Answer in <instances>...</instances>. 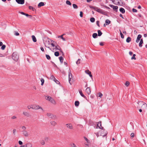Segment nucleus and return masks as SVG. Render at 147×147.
Masks as SVG:
<instances>
[{
  "label": "nucleus",
  "mask_w": 147,
  "mask_h": 147,
  "mask_svg": "<svg viewBox=\"0 0 147 147\" xmlns=\"http://www.w3.org/2000/svg\"><path fill=\"white\" fill-rule=\"evenodd\" d=\"M137 103L138 104L137 107V108H141L144 112L145 111V109L147 108V105L145 103L141 101H138Z\"/></svg>",
  "instance_id": "obj_1"
},
{
  "label": "nucleus",
  "mask_w": 147,
  "mask_h": 147,
  "mask_svg": "<svg viewBox=\"0 0 147 147\" xmlns=\"http://www.w3.org/2000/svg\"><path fill=\"white\" fill-rule=\"evenodd\" d=\"M45 99L47 100H48L51 102L53 104H56V102L55 100H54V99L52 98L50 96H46L45 97Z\"/></svg>",
  "instance_id": "obj_2"
},
{
  "label": "nucleus",
  "mask_w": 147,
  "mask_h": 147,
  "mask_svg": "<svg viewBox=\"0 0 147 147\" xmlns=\"http://www.w3.org/2000/svg\"><path fill=\"white\" fill-rule=\"evenodd\" d=\"M32 109L35 110L40 109L42 112L44 111V110L42 107H40L39 105H32Z\"/></svg>",
  "instance_id": "obj_3"
},
{
  "label": "nucleus",
  "mask_w": 147,
  "mask_h": 147,
  "mask_svg": "<svg viewBox=\"0 0 147 147\" xmlns=\"http://www.w3.org/2000/svg\"><path fill=\"white\" fill-rule=\"evenodd\" d=\"M12 58L14 61H17L18 59L19 56L16 53L14 52L12 54Z\"/></svg>",
  "instance_id": "obj_4"
},
{
  "label": "nucleus",
  "mask_w": 147,
  "mask_h": 147,
  "mask_svg": "<svg viewBox=\"0 0 147 147\" xmlns=\"http://www.w3.org/2000/svg\"><path fill=\"white\" fill-rule=\"evenodd\" d=\"M112 2L116 5H121L122 4L121 0H112Z\"/></svg>",
  "instance_id": "obj_5"
},
{
  "label": "nucleus",
  "mask_w": 147,
  "mask_h": 147,
  "mask_svg": "<svg viewBox=\"0 0 147 147\" xmlns=\"http://www.w3.org/2000/svg\"><path fill=\"white\" fill-rule=\"evenodd\" d=\"M53 41L48 38L46 39L44 42V44L46 45L47 44L49 45H51Z\"/></svg>",
  "instance_id": "obj_6"
},
{
  "label": "nucleus",
  "mask_w": 147,
  "mask_h": 147,
  "mask_svg": "<svg viewBox=\"0 0 147 147\" xmlns=\"http://www.w3.org/2000/svg\"><path fill=\"white\" fill-rule=\"evenodd\" d=\"M95 11L103 14H105V12L103 10L98 7H97Z\"/></svg>",
  "instance_id": "obj_7"
},
{
  "label": "nucleus",
  "mask_w": 147,
  "mask_h": 147,
  "mask_svg": "<svg viewBox=\"0 0 147 147\" xmlns=\"http://www.w3.org/2000/svg\"><path fill=\"white\" fill-rule=\"evenodd\" d=\"M22 134L25 137H28L29 136V134L27 130L22 131Z\"/></svg>",
  "instance_id": "obj_8"
},
{
  "label": "nucleus",
  "mask_w": 147,
  "mask_h": 147,
  "mask_svg": "<svg viewBox=\"0 0 147 147\" xmlns=\"http://www.w3.org/2000/svg\"><path fill=\"white\" fill-rule=\"evenodd\" d=\"M107 134V132L104 129H103L102 130L101 132V135L103 136H106Z\"/></svg>",
  "instance_id": "obj_9"
},
{
  "label": "nucleus",
  "mask_w": 147,
  "mask_h": 147,
  "mask_svg": "<svg viewBox=\"0 0 147 147\" xmlns=\"http://www.w3.org/2000/svg\"><path fill=\"white\" fill-rule=\"evenodd\" d=\"M52 50H55V51H56L58 50H60L61 52H62V50L61 49L60 47L58 46V45H56L55 47L54 48H52Z\"/></svg>",
  "instance_id": "obj_10"
},
{
  "label": "nucleus",
  "mask_w": 147,
  "mask_h": 147,
  "mask_svg": "<svg viewBox=\"0 0 147 147\" xmlns=\"http://www.w3.org/2000/svg\"><path fill=\"white\" fill-rule=\"evenodd\" d=\"M109 6L111 7H112L113 8V10H116V11H117V9L118 8V7L117 6H114L112 5H111L110 4L109 5Z\"/></svg>",
  "instance_id": "obj_11"
},
{
  "label": "nucleus",
  "mask_w": 147,
  "mask_h": 147,
  "mask_svg": "<svg viewBox=\"0 0 147 147\" xmlns=\"http://www.w3.org/2000/svg\"><path fill=\"white\" fill-rule=\"evenodd\" d=\"M18 3L20 4H23L24 3V0H16Z\"/></svg>",
  "instance_id": "obj_12"
},
{
  "label": "nucleus",
  "mask_w": 147,
  "mask_h": 147,
  "mask_svg": "<svg viewBox=\"0 0 147 147\" xmlns=\"http://www.w3.org/2000/svg\"><path fill=\"white\" fill-rule=\"evenodd\" d=\"M66 125L67 128L70 129H73L72 125L71 124H66Z\"/></svg>",
  "instance_id": "obj_13"
},
{
  "label": "nucleus",
  "mask_w": 147,
  "mask_h": 147,
  "mask_svg": "<svg viewBox=\"0 0 147 147\" xmlns=\"http://www.w3.org/2000/svg\"><path fill=\"white\" fill-rule=\"evenodd\" d=\"M23 114L25 116L27 117H29L30 116V114L28 112L26 111H24L23 112Z\"/></svg>",
  "instance_id": "obj_14"
},
{
  "label": "nucleus",
  "mask_w": 147,
  "mask_h": 147,
  "mask_svg": "<svg viewBox=\"0 0 147 147\" xmlns=\"http://www.w3.org/2000/svg\"><path fill=\"white\" fill-rule=\"evenodd\" d=\"M86 91L88 94H90L91 90L90 88H87L86 90Z\"/></svg>",
  "instance_id": "obj_15"
},
{
  "label": "nucleus",
  "mask_w": 147,
  "mask_h": 147,
  "mask_svg": "<svg viewBox=\"0 0 147 147\" xmlns=\"http://www.w3.org/2000/svg\"><path fill=\"white\" fill-rule=\"evenodd\" d=\"M142 37V35L140 34H139L137 37V38L136 40V42H138L139 40H140V39Z\"/></svg>",
  "instance_id": "obj_16"
},
{
  "label": "nucleus",
  "mask_w": 147,
  "mask_h": 147,
  "mask_svg": "<svg viewBox=\"0 0 147 147\" xmlns=\"http://www.w3.org/2000/svg\"><path fill=\"white\" fill-rule=\"evenodd\" d=\"M97 126L99 127V128L100 129H103V127L101 126V122L100 121L99 122H98V124H97Z\"/></svg>",
  "instance_id": "obj_17"
},
{
  "label": "nucleus",
  "mask_w": 147,
  "mask_h": 147,
  "mask_svg": "<svg viewBox=\"0 0 147 147\" xmlns=\"http://www.w3.org/2000/svg\"><path fill=\"white\" fill-rule=\"evenodd\" d=\"M72 78V74H69V81L70 84H71L70 83V81L71 80Z\"/></svg>",
  "instance_id": "obj_18"
},
{
  "label": "nucleus",
  "mask_w": 147,
  "mask_h": 147,
  "mask_svg": "<svg viewBox=\"0 0 147 147\" xmlns=\"http://www.w3.org/2000/svg\"><path fill=\"white\" fill-rule=\"evenodd\" d=\"M45 5L44 3L43 2H41L38 5V7H40L42 6H43Z\"/></svg>",
  "instance_id": "obj_19"
},
{
  "label": "nucleus",
  "mask_w": 147,
  "mask_h": 147,
  "mask_svg": "<svg viewBox=\"0 0 147 147\" xmlns=\"http://www.w3.org/2000/svg\"><path fill=\"white\" fill-rule=\"evenodd\" d=\"M65 34H63L61 36H58V38H61L63 41H65V38L63 37V35Z\"/></svg>",
  "instance_id": "obj_20"
},
{
  "label": "nucleus",
  "mask_w": 147,
  "mask_h": 147,
  "mask_svg": "<svg viewBox=\"0 0 147 147\" xmlns=\"http://www.w3.org/2000/svg\"><path fill=\"white\" fill-rule=\"evenodd\" d=\"M26 147H32V144L30 143H28L25 144Z\"/></svg>",
  "instance_id": "obj_21"
},
{
  "label": "nucleus",
  "mask_w": 147,
  "mask_h": 147,
  "mask_svg": "<svg viewBox=\"0 0 147 147\" xmlns=\"http://www.w3.org/2000/svg\"><path fill=\"white\" fill-rule=\"evenodd\" d=\"M51 125L53 126H55L57 124V123L56 122L54 121H52L50 122Z\"/></svg>",
  "instance_id": "obj_22"
},
{
  "label": "nucleus",
  "mask_w": 147,
  "mask_h": 147,
  "mask_svg": "<svg viewBox=\"0 0 147 147\" xmlns=\"http://www.w3.org/2000/svg\"><path fill=\"white\" fill-rule=\"evenodd\" d=\"M143 40L142 39H141L140 40V41L139 43V46L140 47H142V44L143 43Z\"/></svg>",
  "instance_id": "obj_23"
},
{
  "label": "nucleus",
  "mask_w": 147,
  "mask_h": 147,
  "mask_svg": "<svg viewBox=\"0 0 147 147\" xmlns=\"http://www.w3.org/2000/svg\"><path fill=\"white\" fill-rule=\"evenodd\" d=\"M79 92L80 95L84 98H86V96H85L82 93V91L81 90H79Z\"/></svg>",
  "instance_id": "obj_24"
},
{
  "label": "nucleus",
  "mask_w": 147,
  "mask_h": 147,
  "mask_svg": "<svg viewBox=\"0 0 147 147\" xmlns=\"http://www.w3.org/2000/svg\"><path fill=\"white\" fill-rule=\"evenodd\" d=\"M56 43V42H55V41H53L51 43V45L52 46V47H55V44Z\"/></svg>",
  "instance_id": "obj_25"
},
{
  "label": "nucleus",
  "mask_w": 147,
  "mask_h": 147,
  "mask_svg": "<svg viewBox=\"0 0 147 147\" xmlns=\"http://www.w3.org/2000/svg\"><path fill=\"white\" fill-rule=\"evenodd\" d=\"M119 11L122 13H125V10L123 8H120Z\"/></svg>",
  "instance_id": "obj_26"
},
{
  "label": "nucleus",
  "mask_w": 147,
  "mask_h": 147,
  "mask_svg": "<svg viewBox=\"0 0 147 147\" xmlns=\"http://www.w3.org/2000/svg\"><path fill=\"white\" fill-rule=\"evenodd\" d=\"M47 116L50 117V118H52L53 117V115L51 113H47L46 114Z\"/></svg>",
  "instance_id": "obj_27"
},
{
  "label": "nucleus",
  "mask_w": 147,
  "mask_h": 147,
  "mask_svg": "<svg viewBox=\"0 0 147 147\" xmlns=\"http://www.w3.org/2000/svg\"><path fill=\"white\" fill-rule=\"evenodd\" d=\"M32 40L34 42H35L36 41V38L35 37V36L32 35Z\"/></svg>",
  "instance_id": "obj_28"
},
{
  "label": "nucleus",
  "mask_w": 147,
  "mask_h": 147,
  "mask_svg": "<svg viewBox=\"0 0 147 147\" xmlns=\"http://www.w3.org/2000/svg\"><path fill=\"white\" fill-rule=\"evenodd\" d=\"M29 8L30 9H32V10L33 11H36V9L34 8L33 7L31 6H29Z\"/></svg>",
  "instance_id": "obj_29"
},
{
  "label": "nucleus",
  "mask_w": 147,
  "mask_h": 147,
  "mask_svg": "<svg viewBox=\"0 0 147 147\" xmlns=\"http://www.w3.org/2000/svg\"><path fill=\"white\" fill-rule=\"evenodd\" d=\"M60 61L61 63H62L63 61V58L61 56L59 57Z\"/></svg>",
  "instance_id": "obj_30"
},
{
  "label": "nucleus",
  "mask_w": 147,
  "mask_h": 147,
  "mask_svg": "<svg viewBox=\"0 0 147 147\" xmlns=\"http://www.w3.org/2000/svg\"><path fill=\"white\" fill-rule=\"evenodd\" d=\"M111 23V21L109 20H107L105 21V23L106 25H108Z\"/></svg>",
  "instance_id": "obj_31"
},
{
  "label": "nucleus",
  "mask_w": 147,
  "mask_h": 147,
  "mask_svg": "<svg viewBox=\"0 0 147 147\" xmlns=\"http://www.w3.org/2000/svg\"><path fill=\"white\" fill-rule=\"evenodd\" d=\"M131 40V38L130 37H128L126 39V41L127 42H129Z\"/></svg>",
  "instance_id": "obj_32"
},
{
  "label": "nucleus",
  "mask_w": 147,
  "mask_h": 147,
  "mask_svg": "<svg viewBox=\"0 0 147 147\" xmlns=\"http://www.w3.org/2000/svg\"><path fill=\"white\" fill-rule=\"evenodd\" d=\"M98 35L99 36H101L102 34V32L99 30L98 31Z\"/></svg>",
  "instance_id": "obj_33"
},
{
  "label": "nucleus",
  "mask_w": 147,
  "mask_h": 147,
  "mask_svg": "<svg viewBox=\"0 0 147 147\" xmlns=\"http://www.w3.org/2000/svg\"><path fill=\"white\" fill-rule=\"evenodd\" d=\"M54 55L56 56H58L59 55V53L58 51L55 52L54 53Z\"/></svg>",
  "instance_id": "obj_34"
},
{
  "label": "nucleus",
  "mask_w": 147,
  "mask_h": 147,
  "mask_svg": "<svg viewBox=\"0 0 147 147\" xmlns=\"http://www.w3.org/2000/svg\"><path fill=\"white\" fill-rule=\"evenodd\" d=\"M79 104V102L78 101H76L75 102V105L76 106H78Z\"/></svg>",
  "instance_id": "obj_35"
},
{
  "label": "nucleus",
  "mask_w": 147,
  "mask_h": 147,
  "mask_svg": "<svg viewBox=\"0 0 147 147\" xmlns=\"http://www.w3.org/2000/svg\"><path fill=\"white\" fill-rule=\"evenodd\" d=\"M97 36V34L96 33H94L92 35V36L94 38H95Z\"/></svg>",
  "instance_id": "obj_36"
},
{
  "label": "nucleus",
  "mask_w": 147,
  "mask_h": 147,
  "mask_svg": "<svg viewBox=\"0 0 147 147\" xmlns=\"http://www.w3.org/2000/svg\"><path fill=\"white\" fill-rule=\"evenodd\" d=\"M40 81L41 82V85L42 86L44 83V80L43 79L41 78L40 79Z\"/></svg>",
  "instance_id": "obj_37"
},
{
  "label": "nucleus",
  "mask_w": 147,
  "mask_h": 147,
  "mask_svg": "<svg viewBox=\"0 0 147 147\" xmlns=\"http://www.w3.org/2000/svg\"><path fill=\"white\" fill-rule=\"evenodd\" d=\"M73 7L75 9H77L78 8V6L76 4H73Z\"/></svg>",
  "instance_id": "obj_38"
},
{
  "label": "nucleus",
  "mask_w": 147,
  "mask_h": 147,
  "mask_svg": "<svg viewBox=\"0 0 147 147\" xmlns=\"http://www.w3.org/2000/svg\"><path fill=\"white\" fill-rule=\"evenodd\" d=\"M85 72L86 74H91V71H90L88 70L87 69L85 70Z\"/></svg>",
  "instance_id": "obj_39"
},
{
  "label": "nucleus",
  "mask_w": 147,
  "mask_h": 147,
  "mask_svg": "<svg viewBox=\"0 0 147 147\" xmlns=\"http://www.w3.org/2000/svg\"><path fill=\"white\" fill-rule=\"evenodd\" d=\"M90 21L92 22H93L95 21V19L94 18H91L90 19Z\"/></svg>",
  "instance_id": "obj_40"
},
{
  "label": "nucleus",
  "mask_w": 147,
  "mask_h": 147,
  "mask_svg": "<svg viewBox=\"0 0 147 147\" xmlns=\"http://www.w3.org/2000/svg\"><path fill=\"white\" fill-rule=\"evenodd\" d=\"M98 97H100V98H101L102 96V93L100 92H99L98 94Z\"/></svg>",
  "instance_id": "obj_41"
},
{
  "label": "nucleus",
  "mask_w": 147,
  "mask_h": 147,
  "mask_svg": "<svg viewBox=\"0 0 147 147\" xmlns=\"http://www.w3.org/2000/svg\"><path fill=\"white\" fill-rule=\"evenodd\" d=\"M66 3L67 4L69 5H71V3L70 2V1L68 0H67L66 1Z\"/></svg>",
  "instance_id": "obj_42"
},
{
  "label": "nucleus",
  "mask_w": 147,
  "mask_h": 147,
  "mask_svg": "<svg viewBox=\"0 0 147 147\" xmlns=\"http://www.w3.org/2000/svg\"><path fill=\"white\" fill-rule=\"evenodd\" d=\"M46 57L47 58L48 60H49L51 59V57L49 55H46Z\"/></svg>",
  "instance_id": "obj_43"
},
{
  "label": "nucleus",
  "mask_w": 147,
  "mask_h": 147,
  "mask_svg": "<svg viewBox=\"0 0 147 147\" xmlns=\"http://www.w3.org/2000/svg\"><path fill=\"white\" fill-rule=\"evenodd\" d=\"M126 86H128L129 85V83L128 81H126L125 84Z\"/></svg>",
  "instance_id": "obj_44"
},
{
  "label": "nucleus",
  "mask_w": 147,
  "mask_h": 147,
  "mask_svg": "<svg viewBox=\"0 0 147 147\" xmlns=\"http://www.w3.org/2000/svg\"><path fill=\"white\" fill-rule=\"evenodd\" d=\"M22 129L23 130L22 131L26 130V128L24 126H22Z\"/></svg>",
  "instance_id": "obj_45"
},
{
  "label": "nucleus",
  "mask_w": 147,
  "mask_h": 147,
  "mask_svg": "<svg viewBox=\"0 0 147 147\" xmlns=\"http://www.w3.org/2000/svg\"><path fill=\"white\" fill-rule=\"evenodd\" d=\"M5 47H6V46L5 45H3L2 46V47H1V49L3 50L5 49Z\"/></svg>",
  "instance_id": "obj_46"
},
{
  "label": "nucleus",
  "mask_w": 147,
  "mask_h": 147,
  "mask_svg": "<svg viewBox=\"0 0 147 147\" xmlns=\"http://www.w3.org/2000/svg\"><path fill=\"white\" fill-rule=\"evenodd\" d=\"M50 79L52 80L53 81L55 79V78L53 76H51L50 77Z\"/></svg>",
  "instance_id": "obj_47"
},
{
  "label": "nucleus",
  "mask_w": 147,
  "mask_h": 147,
  "mask_svg": "<svg viewBox=\"0 0 147 147\" xmlns=\"http://www.w3.org/2000/svg\"><path fill=\"white\" fill-rule=\"evenodd\" d=\"M120 34L121 35V37L122 38H124V36L123 34H122V33L121 32L120 30Z\"/></svg>",
  "instance_id": "obj_48"
},
{
  "label": "nucleus",
  "mask_w": 147,
  "mask_h": 147,
  "mask_svg": "<svg viewBox=\"0 0 147 147\" xmlns=\"http://www.w3.org/2000/svg\"><path fill=\"white\" fill-rule=\"evenodd\" d=\"M71 146L72 147H77L76 146L75 144L74 143H72L71 144Z\"/></svg>",
  "instance_id": "obj_49"
},
{
  "label": "nucleus",
  "mask_w": 147,
  "mask_h": 147,
  "mask_svg": "<svg viewBox=\"0 0 147 147\" xmlns=\"http://www.w3.org/2000/svg\"><path fill=\"white\" fill-rule=\"evenodd\" d=\"M40 143L42 145H44L45 144V142L43 140H42L40 142Z\"/></svg>",
  "instance_id": "obj_50"
},
{
  "label": "nucleus",
  "mask_w": 147,
  "mask_h": 147,
  "mask_svg": "<svg viewBox=\"0 0 147 147\" xmlns=\"http://www.w3.org/2000/svg\"><path fill=\"white\" fill-rule=\"evenodd\" d=\"M135 56H136V55L135 54H133V56L131 58V59H136V57H135Z\"/></svg>",
  "instance_id": "obj_51"
},
{
  "label": "nucleus",
  "mask_w": 147,
  "mask_h": 147,
  "mask_svg": "<svg viewBox=\"0 0 147 147\" xmlns=\"http://www.w3.org/2000/svg\"><path fill=\"white\" fill-rule=\"evenodd\" d=\"M90 7L91 8L93 9L94 10H96V9L97 7H94V6H90Z\"/></svg>",
  "instance_id": "obj_52"
},
{
  "label": "nucleus",
  "mask_w": 147,
  "mask_h": 147,
  "mask_svg": "<svg viewBox=\"0 0 147 147\" xmlns=\"http://www.w3.org/2000/svg\"><path fill=\"white\" fill-rule=\"evenodd\" d=\"M54 81L57 84H58L59 83V81H58V80H57L55 78V79L54 80Z\"/></svg>",
  "instance_id": "obj_53"
},
{
  "label": "nucleus",
  "mask_w": 147,
  "mask_h": 147,
  "mask_svg": "<svg viewBox=\"0 0 147 147\" xmlns=\"http://www.w3.org/2000/svg\"><path fill=\"white\" fill-rule=\"evenodd\" d=\"M80 16L81 17H83V12L82 11H81L80 12Z\"/></svg>",
  "instance_id": "obj_54"
},
{
  "label": "nucleus",
  "mask_w": 147,
  "mask_h": 147,
  "mask_svg": "<svg viewBox=\"0 0 147 147\" xmlns=\"http://www.w3.org/2000/svg\"><path fill=\"white\" fill-rule=\"evenodd\" d=\"M80 59H78V60H77V61H76V63L77 64L80 63Z\"/></svg>",
  "instance_id": "obj_55"
},
{
  "label": "nucleus",
  "mask_w": 147,
  "mask_h": 147,
  "mask_svg": "<svg viewBox=\"0 0 147 147\" xmlns=\"http://www.w3.org/2000/svg\"><path fill=\"white\" fill-rule=\"evenodd\" d=\"M16 130L15 129H14L13 130V132L14 135L15 134L16 132Z\"/></svg>",
  "instance_id": "obj_56"
},
{
  "label": "nucleus",
  "mask_w": 147,
  "mask_h": 147,
  "mask_svg": "<svg viewBox=\"0 0 147 147\" xmlns=\"http://www.w3.org/2000/svg\"><path fill=\"white\" fill-rule=\"evenodd\" d=\"M100 45L101 46H103L104 45V43L102 42H101L100 43Z\"/></svg>",
  "instance_id": "obj_57"
},
{
  "label": "nucleus",
  "mask_w": 147,
  "mask_h": 147,
  "mask_svg": "<svg viewBox=\"0 0 147 147\" xmlns=\"http://www.w3.org/2000/svg\"><path fill=\"white\" fill-rule=\"evenodd\" d=\"M130 136L132 138L134 137V133H131Z\"/></svg>",
  "instance_id": "obj_58"
},
{
  "label": "nucleus",
  "mask_w": 147,
  "mask_h": 147,
  "mask_svg": "<svg viewBox=\"0 0 147 147\" xmlns=\"http://www.w3.org/2000/svg\"><path fill=\"white\" fill-rule=\"evenodd\" d=\"M25 16H29L30 18H32V16L31 15H29L28 14L26 13L25 15Z\"/></svg>",
  "instance_id": "obj_59"
},
{
  "label": "nucleus",
  "mask_w": 147,
  "mask_h": 147,
  "mask_svg": "<svg viewBox=\"0 0 147 147\" xmlns=\"http://www.w3.org/2000/svg\"><path fill=\"white\" fill-rule=\"evenodd\" d=\"M132 11L134 12H136L137 11V10L135 9H132Z\"/></svg>",
  "instance_id": "obj_60"
},
{
  "label": "nucleus",
  "mask_w": 147,
  "mask_h": 147,
  "mask_svg": "<svg viewBox=\"0 0 147 147\" xmlns=\"http://www.w3.org/2000/svg\"><path fill=\"white\" fill-rule=\"evenodd\" d=\"M99 21H96V24L97 25V26L98 27H100V26H99Z\"/></svg>",
  "instance_id": "obj_61"
},
{
  "label": "nucleus",
  "mask_w": 147,
  "mask_h": 147,
  "mask_svg": "<svg viewBox=\"0 0 147 147\" xmlns=\"http://www.w3.org/2000/svg\"><path fill=\"white\" fill-rule=\"evenodd\" d=\"M32 105H29V106H28V107H28V108L29 109H30L31 108H32Z\"/></svg>",
  "instance_id": "obj_62"
},
{
  "label": "nucleus",
  "mask_w": 147,
  "mask_h": 147,
  "mask_svg": "<svg viewBox=\"0 0 147 147\" xmlns=\"http://www.w3.org/2000/svg\"><path fill=\"white\" fill-rule=\"evenodd\" d=\"M40 49L43 52H45V50H44V49L43 48V47H40Z\"/></svg>",
  "instance_id": "obj_63"
},
{
  "label": "nucleus",
  "mask_w": 147,
  "mask_h": 147,
  "mask_svg": "<svg viewBox=\"0 0 147 147\" xmlns=\"http://www.w3.org/2000/svg\"><path fill=\"white\" fill-rule=\"evenodd\" d=\"M15 35L16 36H19V34L18 33V32H15Z\"/></svg>",
  "instance_id": "obj_64"
}]
</instances>
